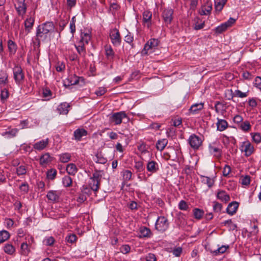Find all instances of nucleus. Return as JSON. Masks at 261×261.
<instances>
[{"label": "nucleus", "mask_w": 261, "mask_h": 261, "mask_svg": "<svg viewBox=\"0 0 261 261\" xmlns=\"http://www.w3.org/2000/svg\"><path fill=\"white\" fill-rule=\"evenodd\" d=\"M250 178L249 176H245L241 179V184L243 185L247 186L250 184Z\"/></svg>", "instance_id": "64"}, {"label": "nucleus", "mask_w": 261, "mask_h": 261, "mask_svg": "<svg viewBox=\"0 0 261 261\" xmlns=\"http://www.w3.org/2000/svg\"><path fill=\"white\" fill-rule=\"evenodd\" d=\"M218 122L217 123V129L219 131L224 130L228 126V123L224 119H220L217 118Z\"/></svg>", "instance_id": "31"}, {"label": "nucleus", "mask_w": 261, "mask_h": 261, "mask_svg": "<svg viewBox=\"0 0 261 261\" xmlns=\"http://www.w3.org/2000/svg\"><path fill=\"white\" fill-rule=\"evenodd\" d=\"M188 141L191 147L194 149H198L202 144L201 139L195 134L191 135Z\"/></svg>", "instance_id": "8"}, {"label": "nucleus", "mask_w": 261, "mask_h": 261, "mask_svg": "<svg viewBox=\"0 0 261 261\" xmlns=\"http://www.w3.org/2000/svg\"><path fill=\"white\" fill-rule=\"evenodd\" d=\"M173 10L171 8L165 9L162 13V17L166 24L171 23L173 19Z\"/></svg>", "instance_id": "9"}, {"label": "nucleus", "mask_w": 261, "mask_h": 261, "mask_svg": "<svg viewBox=\"0 0 261 261\" xmlns=\"http://www.w3.org/2000/svg\"><path fill=\"white\" fill-rule=\"evenodd\" d=\"M228 248V245H222L221 247H219L216 250L213 251V253L216 255L222 254L224 253Z\"/></svg>", "instance_id": "43"}, {"label": "nucleus", "mask_w": 261, "mask_h": 261, "mask_svg": "<svg viewBox=\"0 0 261 261\" xmlns=\"http://www.w3.org/2000/svg\"><path fill=\"white\" fill-rule=\"evenodd\" d=\"M100 185L99 181L96 180L92 177L90 178V180L88 183V186L91 187L92 190L96 192L98 190Z\"/></svg>", "instance_id": "30"}, {"label": "nucleus", "mask_w": 261, "mask_h": 261, "mask_svg": "<svg viewBox=\"0 0 261 261\" xmlns=\"http://www.w3.org/2000/svg\"><path fill=\"white\" fill-rule=\"evenodd\" d=\"M202 182L207 184L208 187H211L214 184L213 180L207 176L203 177Z\"/></svg>", "instance_id": "52"}, {"label": "nucleus", "mask_w": 261, "mask_h": 261, "mask_svg": "<svg viewBox=\"0 0 261 261\" xmlns=\"http://www.w3.org/2000/svg\"><path fill=\"white\" fill-rule=\"evenodd\" d=\"M30 248L29 244L25 242H23L20 246V253L22 255L28 256L30 252Z\"/></svg>", "instance_id": "27"}, {"label": "nucleus", "mask_w": 261, "mask_h": 261, "mask_svg": "<svg viewBox=\"0 0 261 261\" xmlns=\"http://www.w3.org/2000/svg\"><path fill=\"white\" fill-rule=\"evenodd\" d=\"M197 22L194 24V29L195 30H199L203 29L204 27L205 26V23L204 21H203L202 22L200 23H198V18H196Z\"/></svg>", "instance_id": "56"}, {"label": "nucleus", "mask_w": 261, "mask_h": 261, "mask_svg": "<svg viewBox=\"0 0 261 261\" xmlns=\"http://www.w3.org/2000/svg\"><path fill=\"white\" fill-rule=\"evenodd\" d=\"M49 139L46 138L35 143L33 145V148L37 150H42L44 149L48 145Z\"/></svg>", "instance_id": "15"}, {"label": "nucleus", "mask_w": 261, "mask_h": 261, "mask_svg": "<svg viewBox=\"0 0 261 261\" xmlns=\"http://www.w3.org/2000/svg\"><path fill=\"white\" fill-rule=\"evenodd\" d=\"M240 149L242 152L244 153V155L248 157L254 152L253 145L248 140H245L241 142L240 145Z\"/></svg>", "instance_id": "3"}, {"label": "nucleus", "mask_w": 261, "mask_h": 261, "mask_svg": "<svg viewBox=\"0 0 261 261\" xmlns=\"http://www.w3.org/2000/svg\"><path fill=\"white\" fill-rule=\"evenodd\" d=\"M125 118H127L125 112L120 111L113 114L110 117V121L115 125H119L122 123V119Z\"/></svg>", "instance_id": "6"}, {"label": "nucleus", "mask_w": 261, "mask_h": 261, "mask_svg": "<svg viewBox=\"0 0 261 261\" xmlns=\"http://www.w3.org/2000/svg\"><path fill=\"white\" fill-rule=\"evenodd\" d=\"M18 132L17 128H13L5 133V135H8L10 137H15Z\"/></svg>", "instance_id": "53"}, {"label": "nucleus", "mask_w": 261, "mask_h": 261, "mask_svg": "<svg viewBox=\"0 0 261 261\" xmlns=\"http://www.w3.org/2000/svg\"><path fill=\"white\" fill-rule=\"evenodd\" d=\"M120 252L123 254H126L130 251V248L128 245H124L120 247Z\"/></svg>", "instance_id": "61"}, {"label": "nucleus", "mask_w": 261, "mask_h": 261, "mask_svg": "<svg viewBox=\"0 0 261 261\" xmlns=\"http://www.w3.org/2000/svg\"><path fill=\"white\" fill-rule=\"evenodd\" d=\"M27 168L25 165H20L16 169V174L18 176L23 175L27 173Z\"/></svg>", "instance_id": "39"}, {"label": "nucleus", "mask_w": 261, "mask_h": 261, "mask_svg": "<svg viewBox=\"0 0 261 261\" xmlns=\"http://www.w3.org/2000/svg\"><path fill=\"white\" fill-rule=\"evenodd\" d=\"M240 127L243 130L247 132L251 128V125L248 121H246L240 124Z\"/></svg>", "instance_id": "49"}, {"label": "nucleus", "mask_w": 261, "mask_h": 261, "mask_svg": "<svg viewBox=\"0 0 261 261\" xmlns=\"http://www.w3.org/2000/svg\"><path fill=\"white\" fill-rule=\"evenodd\" d=\"M204 214L203 210L198 208H195L193 210V215L195 218L197 219H200Z\"/></svg>", "instance_id": "45"}, {"label": "nucleus", "mask_w": 261, "mask_h": 261, "mask_svg": "<svg viewBox=\"0 0 261 261\" xmlns=\"http://www.w3.org/2000/svg\"><path fill=\"white\" fill-rule=\"evenodd\" d=\"M51 161V157L48 153H45L40 158V164L42 166H45Z\"/></svg>", "instance_id": "29"}, {"label": "nucleus", "mask_w": 261, "mask_h": 261, "mask_svg": "<svg viewBox=\"0 0 261 261\" xmlns=\"http://www.w3.org/2000/svg\"><path fill=\"white\" fill-rule=\"evenodd\" d=\"M61 194L60 191L50 190L48 192L46 197L48 200L56 203L59 201Z\"/></svg>", "instance_id": "10"}, {"label": "nucleus", "mask_w": 261, "mask_h": 261, "mask_svg": "<svg viewBox=\"0 0 261 261\" xmlns=\"http://www.w3.org/2000/svg\"><path fill=\"white\" fill-rule=\"evenodd\" d=\"M55 26L53 22H46L37 27L36 31V41L40 44V38L46 37V35L54 31Z\"/></svg>", "instance_id": "1"}, {"label": "nucleus", "mask_w": 261, "mask_h": 261, "mask_svg": "<svg viewBox=\"0 0 261 261\" xmlns=\"http://www.w3.org/2000/svg\"><path fill=\"white\" fill-rule=\"evenodd\" d=\"M92 189L89 186L84 185L81 188V192L86 197L89 196L92 193Z\"/></svg>", "instance_id": "42"}, {"label": "nucleus", "mask_w": 261, "mask_h": 261, "mask_svg": "<svg viewBox=\"0 0 261 261\" xmlns=\"http://www.w3.org/2000/svg\"><path fill=\"white\" fill-rule=\"evenodd\" d=\"M250 135L252 137V140L256 144L261 142V134L259 133H251Z\"/></svg>", "instance_id": "44"}, {"label": "nucleus", "mask_w": 261, "mask_h": 261, "mask_svg": "<svg viewBox=\"0 0 261 261\" xmlns=\"http://www.w3.org/2000/svg\"><path fill=\"white\" fill-rule=\"evenodd\" d=\"M85 44H80L79 45L74 44V46L79 55L81 57H85L86 54V48Z\"/></svg>", "instance_id": "33"}, {"label": "nucleus", "mask_w": 261, "mask_h": 261, "mask_svg": "<svg viewBox=\"0 0 261 261\" xmlns=\"http://www.w3.org/2000/svg\"><path fill=\"white\" fill-rule=\"evenodd\" d=\"M110 37L112 44L116 46H119L121 44V39L119 30L114 28L110 30Z\"/></svg>", "instance_id": "5"}, {"label": "nucleus", "mask_w": 261, "mask_h": 261, "mask_svg": "<svg viewBox=\"0 0 261 261\" xmlns=\"http://www.w3.org/2000/svg\"><path fill=\"white\" fill-rule=\"evenodd\" d=\"M8 83V75L5 71H1L0 73L1 87H5Z\"/></svg>", "instance_id": "32"}, {"label": "nucleus", "mask_w": 261, "mask_h": 261, "mask_svg": "<svg viewBox=\"0 0 261 261\" xmlns=\"http://www.w3.org/2000/svg\"><path fill=\"white\" fill-rule=\"evenodd\" d=\"M169 225L168 219L164 216H160L156 220L155 228L158 231L163 232L168 228Z\"/></svg>", "instance_id": "2"}, {"label": "nucleus", "mask_w": 261, "mask_h": 261, "mask_svg": "<svg viewBox=\"0 0 261 261\" xmlns=\"http://www.w3.org/2000/svg\"><path fill=\"white\" fill-rule=\"evenodd\" d=\"M91 177H92V178L96 180H98V181H100V179H101V175L100 174V171H98V170H96L92 174V176H91Z\"/></svg>", "instance_id": "59"}, {"label": "nucleus", "mask_w": 261, "mask_h": 261, "mask_svg": "<svg viewBox=\"0 0 261 261\" xmlns=\"http://www.w3.org/2000/svg\"><path fill=\"white\" fill-rule=\"evenodd\" d=\"M70 106L69 103L67 102H63L61 103L58 107V111L60 114L66 115L69 112V108Z\"/></svg>", "instance_id": "19"}, {"label": "nucleus", "mask_w": 261, "mask_h": 261, "mask_svg": "<svg viewBox=\"0 0 261 261\" xmlns=\"http://www.w3.org/2000/svg\"><path fill=\"white\" fill-rule=\"evenodd\" d=\"M132 175V172L129 170H125L123 172V177L125 180L127 181L131 179Z\"/></svg>", "instance_id": "55"}, {"label": "nucleus", "mask_w": 261, "mask_h": 261, "mask_svg": "<svg viewBox=\"0 0 261 261\" xmlns=\"http://www.w3.org/2000/svg\"><path fill=\"white\" fill-rule=\"evenodd\" d=\"M9 92L6 87H1V100L4 102L9 97Z\"/></svg>", "instance_id": "40"}, {"label": "nucleus", "mask_w": 261, "mask_h": 261, "mask_svg": "<svg viewBox=\"0 0 261 261\" xmlns=\"http://www.w3.org/2000/svg\"><path fill=\"white\" fill-rule=\"evenodd\" d=\"M81 40L80 44H88L91 39V34L88 31L87 32H82L81 34Z\"/></svg>", "instance_id": "20"}, {"label": "nucleus", "mask_w": 261, "mask_h": 261, "mask_svg": "<svg viewBox=\"0 0 261 261\" xmlns=\"http://www.w3.org/2000/svg\"><path fill=\"white\" fill-rule=\"evenodd\" d=\"M247 92H242L239 90H236L234 92V95L240 98H244L247 96Z\"/></svg>", "instance_id": "58"}, {"label": "nucleus", "mask_w": 261, "mask_h": 261, "mask_svg": "<svg viewBox=\"0 0 261 261\" xmlns=\"http://www.w3.org/2000/svg\"><path fill=\"white\" fill-rule=\"evenodd\" d=\"M35 22V19L32 16H28L24 21V27L25 30L27 34H29L31 32V30L33 28Z\"/></svg>", "instance_id": "14"}, {"label": "nucleus", "mask_w": 261, "mask_h": 261, "mask_svg": "<svg viewBox=\"0 0 261 261\" xmlns=\"http://www.w3.org/2000/svg\"><path fill=\"white\" fill-rule=\"evenodd\" d=\"M13 73L15 83L18 85L20 84L24 79V75L21 67L18 65L15 66L13 68Z\"/></svg>", "instance_id": "4"}, {"label": "nucleus", "mask_w": 261, "mask_h": 261, "mask_svg": "<svg viewBox=\"0 0 261 261\" xmlns=\"http://www.w3.org/2000/svg\"><path fill=\"white\" fill-rule=\"evenodd\" d=\"M212 10V5L211 4L207 3L206 5L202 6L199 11V14L201 15H209Z\"/></svg>", "instance_id": "21"}, {"label": "nucleus", "mask_w": 261, "mask_h": 261, "mask_svg": "<svg viewBox=\"0 0 261 261\" xmlns=\"http://www.w3.org/2000/svg\"><path fill=\"white\" fill-rule=\"evenodd\" d=\"M134 168L137 170L138 172H141L144 170L143 163L141 161L136 162Z\"/></svg>", "instance_id": "48"}, {"label": "nucleus", "mask_w": 261, "mask_h": 261, "mask_svg": "<svg viewBox=\"0 0 261 261\" xmlns=\"http://www.w3.org/2000/svg\"><path fill=\"white\" fill-rule=\"evenodd\" d=\"M254 86L261 90V77L256 76L254 81Z\"/></svg>", "instance_id": "60"}, {"label": "nucleus", "mask_w": 261, "mask_h": 261, "mask_svg": "<svg viewBox=\"0 0 261 261\" xmlns=\"http://www.w3.org/2000/svg\"><path fill=\"white\" fill-rule=\"evenodd\" d=\"M59 156L60 162L63 163H66L69 162L71 158V154L67 152L62 153L60 154Z\"/></svg>", "instance_id": "37"}, {"label": "nucleus", "mask_w": 261, "mask_h": 261, "mask_svg": "<svg viewBox=\"0 0 261 261\" xmlns=\"http://www.w3.org/2000/svg\"><path fill=\"white\" fill-rule=\"evenodd\" d=\"M7 44L9 54L11 55L15 54L17 49V45L16 43L12 40H9Z\"/></svg>", "instance_id": "22"}, {"label": "nucleus", "mask_w": 261, "mask_h": 261, "mask_svg": "<svg viewBox=\"0 0 261 261\" xmlns=\"http://www.w3.org/2000/svg\"><path fill=\"white\" fill-rule=\"evenodd\" d=\"M152 48L151 47V45L149 44V43L147 42L144 45V48L143 50L141 51V53L142 55H147L148 54V51Z\"/></svg>", "instance_id": "62"}, {"label": "nucleus", "mask_w": 261, "mask_h": 261, "mask_svg": "<svg viewBox=\"0 0 261 261\" xmlns=\"http://www.w3.org/2000/svg\"><path fill=\"white\" fill-rule=\"evenodd\" d=\"M167 144L168 140L166 139L159 140L156 144V148L158 150L162 151Z\"/></svg>", "instance_id": "34"}, {"label": "nucleus", "mask_w": 261, "mask_h": 261, "mask_svg": "<svg viewBox=\"0 0 261 261\" xmlns=\"http://www.w3.org/2000/svg\"><path fill=\"white\" fill-rule=\"evenodd\" d=\"M146 169L148 172L153 174L158 171L159 166L157 162L154 161H149L146 164Z\"/></svg>", "instance_id": "13"}, {"label": "nucleus", "mask_w": 261, "mask_h": 261, "mask_svg": "<svg viewBox=\"0 0 261 261\" xmlns=\"http://www.w3.org/2000/svg\"><path fill=\"white\" fill-rule=\"evenodd\" d=\"M210 153L214 156L219 158L222 155V151L219 147L216 146L215 143L210 144L208 146Z\"/></svg>", "instance_id": "12"}, {"label": "nucleus", "mask_w": 261, "mask_h": 261, "mask_svg": "<svg viewBox=\"0 0 261 261\" xmlns=\"http://www.w3.org/2000/svg\"><path fill=\"white\" fill-rule=\"evenodd\" d=\"M226 0H215V8L217 11H221L224 5H225Z\"/></svg>", "instance_id": "35"}, {"label": "nucleus", "mask_w": 261, "mask_h": 261, "mask_svg": "<svg viewBox=\"0 0 261 261\" xmlns=\"http://www.w3.org/2000/svg\"><path fill=\"white\" fill-rule=\"evenodd\" d=\"M10 238L9 232L5 230L0 231V243H3Z\"/></svg>", "instance_id": "38"}, {"label": "nucleus", "mask_w": 261, "mask_h": 261, "mask_svg": "<svg viewBox=\"0 0 261 261\" xmlns=\"http://www.w3.org/2000/svg\"><path fill=\"white\" fill-rule=\"evenodd\" d=\"M87 135V131L84 128H77L74 132V139L76 141H81L82 137Z\"/></svg>", "instance_id": "17"}, {"label": "nucleus", "mask_w": 261, "mask_h": 261, "mask_svg": "<svg viewBox=\"0 0 261 261\" xmlns=\"http://www.w3.org/2000/svg\"><path fill=\"white\" fill-rule=\"evenodd\" d=\"M227 28V26L224 22L216 28L215 31L216 33L220 34L226 30Z\"/></svg>", "instance_id": "47"}, {"label": "nucleus", "mask_w": 261, "mask_h": 261, "mask_svg": "<svg viewBox=\"0 0 261 261\" xmlns=\"http://www.w3.org/2000/svg\"><path fill=\"white\" fill-rule=\"evenodd\" d=\"M217 197L221 201L225 203L230 200L229 195L223 190H221L217 192Z\"/></svg>", "instance_id": "24"}, {"label": "nucleus", "mask_w": 261, "mask_h": 261, "mask_svg": "<svg viewBox=\"0 0 261 261\" xmlns=\"http://www.w3.org/2000/svg\"><path fill=\"white\" fill-rule=\"evenodd\" d=\"M66 171L70 175H75L77 172V168L76 165L73 163L68 164L66 168Z\"/></svg>", "instance_id": "28"}, {"label": "nucleus", "mask_w": 261, "mask_h": 261, "mask_svg": "<svg viewBox=\"0 0 261 261\" xmlns=\"http://www.w3.org/2000/svg\"><path fill=\"white\" fill-rule=\"evenodd\" d=\"M80 83L82 84L85 83V79L83 77H79L75 75H71L67 79L65 85H74Z\"/></svg>", "instance_id": "7"}, {"label": "nucleus", "mask_w": 261, "mask_h": 261, "mask_svg": "<svg viewBox=\"0 0 261 261\" xmlns=\"http://www.w3.org/2000/svg\"><path fill=\"white\" fill-rule=\"evenodd\" d=\"M62 183L64 187H70L72 184V179L69 176L66 175L62 178Z\"/></svg>", "instance_id": "41"}, {"label": "nucleus", "mask_w": 261, "mask_h": 261, "mask_svg": "<svg viewBox=\"0 0 261 261\" xmlns=\"http://www.w3.org/2000/svg\"><path fill=\"white\" fill-rule=\"evenodd\" d=\"M239 207V203L236 201H232L230 202L227 206L226 208V212L230 215H234Z\"/></svg>", "instance_id": "16"}, {"label": "nucleus", "mask_w": 261, "mask_h": 261, "mask_svg": "<svg viewBox=\"0 0 261 261\" xmlns=\"http://www.w3.org/2000/svg\"><path fill=\"white\" fill-rule=\"evenodd\" d=\"M96 158L95 162L97 163L104 164L107 161V159L102 156L100 154H97L96 155Z\"/></svg>", "instance_id": "50"}, {"label": "nucleus", "mask_w": 261, "mask_h": 261, "mask_svg": "<svg viewBox=\"0 0 261 261\" xmlns=\"http://www.w3.org/2000/svg\"><path fill=\"white\" fill-rule=\"evenodd\" d=\"M105 55L107 58L109 60H113L115 57V52L114 51L112 47L109 46H106L105 47Z\"/></svg>", "instance_id": "23"}, {"label": "nucleus", "mask_w": 261, "mask_h": 261, "mask_svg": "<svg viewBox=\"0 0 261 261\" xmlns=\"http://www.w3.org/2000/svg\"><path fill=\"white\" fill-rule=\"evenodd\" d=\"M124 41L129 43L131 44L134 41V36L130 32L124 37Z\"/></svg>", "instance_id": "54"}, {"label": "nucleus", "mask_w": 261, "mask_h": 261, "mask_svg": "<svg viewBox=\"0 0 261 261\" xmlns=\"http://www.w3.org/2000/svg\"><path fill=\"white\" fill-rule=\"evenodd\" d=\"M152 235L150 229L146 227L143 226L140 228L139 237L140 238H150Z\"/></svg>", "instance_id": "18"}, {"label": "nucleus", "mask_w": 261, "mask_h": 261, "mask_svg": "<svg viewBox=\"0 0 261 261\" xmlns=\"http://www.w3.org/2000/svg\"><path fill=\"white\" fill-rule=\"evenodd\" d=\"M189 207L187 203L184 200H181L178 203V208L180 210L186 211Z\"/></svg>", "instance_id": "51"}, {"label": "nucleus", "mask_w": 261, "mask_h": 261, "mask_svg": "<svg viewBox=\"0 0 261 261\" xmlns=\"http://www.w3.org/2000/svg\"><path fill=\"white\" fill-rule=\"evenodd\" d=\"M54 242H55V239L52 237H49L46 238L43 241L45 245H48V246H50V245H53L54 244Z\"/></svg>", "instance_id": "57"}, {"label": "nucleus", "mask_w": 261, "mask_h": 261, "mask_svg": "<svg viewBox=\"0 0 261 261\" xmlns=\"http://www.w3.org/2000/svg\"><path fill=\"white\" fill-rule=\"evenodd\" d=\"M76 239L77 237L74 234H70L66 238L67 241L70 243H74L76 240Z\"/></svg>", "instance_id": "63"}, {"label": "nucleus", "mask_w": 261, "mask_h": 261, "mask_svg": "<svg viewBox=\"0 0 261 261\" xmlns=\"http://www.w3.org/2000/svg\"><path fill=\"white\" fill-rule=\"evenodd\" d=\"M4 252L9 254L13 255L15 253L16 249L15 247L11 243H6L4 246Z\"/></svg>", "instance_id": "26"}, {"label": "nucleus", "mask_w": 261, "mask_h": 261, "mask_svg": "<svg viewBox=\"0 0 261 261\" xmlns=\"http://www.w3.org/2000/svg\"><path fill=\"white\" fill-rule=\"evenodd\" d=\"M57 171L55 169L52 168L46 172V177L48 179L53 180L55 179Z\"/></svg>", "instance_id": "36"}, {"label": "nucleus", "mask_w": 261, "mask_h": 261, "mask_svg": "<svg viewBox=\"0 0 261 261\" xmlns=\"http://www.w3.org/2000/svg\"><path fill=\"white\" fill-rule=\"evenodd\" d=\"M203 105L204 103L202 102L193 104L191 106L189 111L193 114H196L203 108Z\"/></svg>", "instance_id": "25"}, {"label": "nucleus", "mask_w": 261, "mask_h": 261, "mask_svg": "<svg viewBox=\"0 0 261 261\" xmlns=\"http://www.w3.org/2000/svg\"><path fill=\"white\" fill-rule=\"evenodd\" d=\"M152 17V13L149 11H145L143 13V19L145 22H149Z\"/></svg>", "instance_id": "46"}, {"label": "nucleus", "mask_w": 261, "mask_h": 261, "mask_svg": "<svg viewBox=\"0 0 261 261\" xmlns=\"http://www.w3.org/2000/svg\"><path fill=\"white\" fill-rule=\"evenodd\" d=\"M24 0H18L15 4V8L19 15L23 16L26 12L27 6Z\"/></svg>", "instance_id": "11"}]
</instances>
